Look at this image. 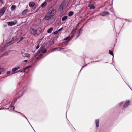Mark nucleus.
<instances>
[{"instance_id": "obj_36", "label": "nucleus", "mask_w": 132, "mask_h": 132, "mask_svg": "<svg viewBox=\"0 0 132 132\" xmlns=\"http://www.w3.org/2000/svg\"><path fill=\"white\" fill-rule=\"evenodd\" d=\"M40 8V7H39V8H38V9H37L35 11V13H36V12L37 11H38L39 10V8Z\"/></svg>"}, {"instance_id": "obj_31", "label": "nucleus", "mask_w": 132, "mask_h": 132, "mask_svg": "<svg viewBox=\"0 0 132 132\" xmlns=\"http://www.w3.org/2000/svg\"><path fill=\"white\" fill-rule=\"evenodd\" d=\"M3 69L0 68V75L1 74V72L3 71Z\"/></svg>"}, {"instance_id": "obj_30", "label": "nucleus", "mask_w": 132, "mask_h": 132, "mask_svg": "<svg viewBox=\"0 0 132 132\" xmlns=\"http://www.w3.org/2000/svg\"><path fill=\"white\" fill-rule=\"evenodd\" d=\"M12 73V72H11L10 71H7V72H6V73L7 74H10H10Z\"/></svg>"}, {"instance_id": "obj_34", "label": "nucleus", "mask_w": 132, "mask_h": 132, "mask_svg": "<svg viewBox=\"0 0 132 132\" xmlns=\"http://www.w3.org/2000/svg\"><path fill=\"white\" fill-rule=\"evenodd\" d=\"M62 29H63V28H60V29H59L58 30V32L61 31L62 30Z\"/></svg>"}, {"instance_id": "obj_20", "label": "nucleus", "mask_w": 132, "mask_h": 132, "mask_svg": "<svg viewBox=\"0 0 132 132\" xmlns=\"http://www.w3.org/2000/svg\"><path fill=\"white\" fill-rule=\"evenodd\" d=\"M53 29L51 27L49 28L47 30V32L48 33H51L53 30Z\"/></svg>"}, {"instance_id": "obj_23", "label": "nucleus", "mask_w": 132, "mask_h": 132, "mask_svg": "<svg viewBox=\"0 0 132 132\" xmlns=\"http://www.w3.org/2000/svg\"><path fill=\"white\" fill-rule=\"evenodd\" d=\"M67 18V16H65L63 17L62 18V21H64Z\"/></svg>"}, {"instance_id": "obj_6", "label": "nucleus", "mask_w": 132, "mask_h": 132, "mask_svg": "<svg viewBox=\"0 0 132 132\" xmlns=\"http://www.w3.org/2000/svg\"><path fill=\"white\" fill-rule=\"evenodd\" d=\"M40 50L38 51L36 53L35 55V56L39 55V56H41L42 55V54H39L41 53H45L46 51V49L43 47H42L40 48Z\"/></svg>"}, {"instance_id": "obj_24", "label": "nucleus", "mask_w": 132, "mask_h": 132, "mask_svg": "<svg viewBox=\"0 0 132 132\" xmlns=\"http://www.w3.org/2000/svg\"><path fill=\"white\" fill-rule=\"evenodd\" d=\"M16 8L15 5H12L11 7V10L12 11H13Z\"/></svg>"}, {"instance_id": "obj_11", "label": "nucleus", "mask_w": 132, "mask_h": 132, "mask_svg": "<svg viewBox=\"0 0 132 132\" xmlns=\"http://www.w3.org/2000/svg\"><path fill=\"white\" fill-rule=\"evenodd\" d=\"M19 68L20 67L19 66H17L16 67L13 68L12 70V73L10 74V75L15 73V71Z\"/></svg>"}, {"instance_id": "obj_41", "label": "nucleus", "mask_w": 132, "mask_h": 132, "mask_svg": "<svg viewBox=\"0 0 132 132\" xmlns=\"http://www.w3.org/2000/svg\"><path fill=\"white\" fill-rule=\"evenodd\" d=\"M23 70H24V72L25 70H26V68H24V69H23Z\"/></svg>"}, {"instance_id": "obj_42", "label": "nucleus", "mask_w": 132, "mask_h": 132, "mask_svg": "<svg viewBox=\"0 0 132 132\" xmlns=\"http://www.w3.org/2000/svg\"><path fill=\"white\" fill-rule=\"evenodd\" d=\"M84 66H83V67H82V68H81V70H80V71L82 69V68L84 67Z\"/></svg>"}, {"instance_id": "obj_33", "label": "nucleus", "mask_w": 132, "mask_h": 132, "mask_svg": "<svg viewBox=\"0 0 132 132\" xmlns=\"http://www.w3.org/2000/svg\"><path fill=\"white\" fill-rule=\"evenodd\" d=\"M51 0H45V2H50L51 1Z\"/></svg>"}, {"instance_id": "obj_38", "label": "nucleus", "mask_w": 132, "mask_h": 132, "mask_svg": "<svg viewBox=\"0 0 132 132\" xmlns=\"http://www.w3.org/2000/svg\"><path fill=\"white\" fill-rule=\"evenodd\" d=\"M27 62V60H24L23 61V62H25V63H26Z\"/></svg>"}, {"instance_id": "obj_16", "label": "nucleus", "mask_w": 132, "mask_h": 132, "mask_svg": "<svg viewBox=\"0 0 132 132\" xmlns=\"http://www.w3.org/2000/svg\"><path fill=\"white\" fill-rule=\"evenodd\" d=\"M10 52V51H7L3 54L0 57V58L4 56H7L8 55L9 53Z\"/></svg>"}, {"instance_id": "obj_14", "label": "nucleus", "mask_w": 132, "mask_h": 132, "mask_svg": "<svg viewBox=\"0 0 132 132\" xmlns=\"http://www.w3.org/2000/svg\"><path fill=\"white\" fill-rule=\"evenodd\" d=\"M22 55L24 57L28 58H29L30 56V55L27 53H23L22 52L21 53Z\"/></svg>"}, {"instance_id": "obj_18", "label": "nucleus", "mask_w": 132, "mask_h": 132, "mask_svg": "<svg viewBox=\"0 0 132 132\" xmlns=\"http://www.w3.org/2000/svg\"><path fill=\"white\" fill-rule=\"evenodd\" d=\"M88 6L90 7V9H95V7L93 4H91L90 3L88 4Z\"/></svg>"}, {"instance_id": "obj_7", "label": "nucleus", "mask_w": 132, "mask_h": 132, "mask_svg": "<svg viewBox=\"0 0 132 132\" xmlns=\"http://www.w3.org/2000/svg\"><path fill=\"white\" fill-rule=\"evenodd\" d=\"M53 19V20H54V18L53 17L50 15L49 14H48V13H47V14L45 15L44 18V20H48L51 19Z\"/></svg>"}, {"instance_id": "obj_5", "label": "nucleus", "mask_w": 132, "mask_h": 132, "mask_svg": "<svg viewBox=\"0 0 132 132\" xmlns=\"http://www.w3.org/2000/svg\"><path fill=\"white\" fill-rule=\"evenodd\" d=\"M56 12V10L52 7L49 8L47 12L48 14H49L53 17V16L55 14Z\"/></svg>"}, {"instance_id": "obj_22", "label": "nucleus", "mask_w": 132, "mask_h": 132, "mask_svg": "<svg viewBox=\"0 0 132 132\" xmlns=\"http://www.w3.org/2000/svg\"><path fill=\"white\" fill-rule=\"evenodd\" d=\"M18 113H19L20 114H21V116H23V117H24V118H25L27 120V121H28L29 123H30V122H29L28 120V119H27V118L26 117V116H24V114H22L21 113H20V112H18Z\"/></svg>"}, {"instance_id": "obj_46", "label": "nucleus", "mask_w": 132, "mask_h": 132, "mask_svg": "<svg viewBox=\"0 0 132 132\" xmlns=\"http://www.w3.org/2000/svg\"><path fill=\"white\" fill-rule=\"evenodd\" d=\"M98 61H96V62H98Z\"/></svg>"}, {"instance_id": "obj_1", "label": "nucleus", "mask_w": 132, "mask_h": 132, "mask_svg": "<svg viewBox=\"0 0 132 132\" xmlns=\"http://www.w3.org/2000/svg\"><path fill=\"white\" fill-rule=\"evenodd\" d=\"M15 37H14L12 38L13 39V41H11V42L8 41L6 43L5 45L8 46L13 44L14 42V39L15 40V41H16L20 38V39L19 42H20L23 38V37H21L22 36V34L21 31L19 30L15 32Z\"/></svg>"}, {"instance_id": "obj_19", "label": "nucleus", "mask_w": 132, "mask_h": 132, "mask_svg": "<svg viewBox=\"0 0 132 132\" xmlns=\"http://www.w3.org/2000/svg\"><path fill=\"white\" fill-rule=\"evenodd\" d=\"M109 12H103L102 14L101 15L102 16H105L106 15H109Z\"/></svg>"}, {"instance_id": "obj_10", "label": "nucleus", "mask_w": 132, "mask_h": 132, "mask_svg": "<svg viewBox=\"0 0 132 132\" xmlns=\"http://www.w3.org/2000/svg\"><path fill=\"white\" fill-rule=\"evenodd\" d=\"M6 8L5 7L2 8L0 11V16H2L4 13Z\"/></svg>"}, {"instance_id": "obj_47", "label": "nucleus", "mask_w": 132, "mask_h": 132, "mask_svg": "<svg viewBox=\"0 0 132 132\" xmlns=\"http://www.w3.org/2000/svg\"><path fill=\"white\" fill-rule=\"evenodd\" d=\"M34 131H35V132H36L35 131V130H34Z\"/></svg>"}, {"instance_id": "obj_43", "label": "nucleus", "mask_w": 132, "mask_h": 132, "mask_svg": "<svg viewBox=\"0 0 132 132\" xmlns=\"http://www.w3.org/2000/svg\"><path fill=\"white\" fill-rule=\"evenodd\" d=\"M29 124L30 125V126H31L32 127V128H32V126H31V125H30V123ZM33 129V130H34V129Z\"/></svg>"}, {"instance_id": "obj_29", "label": "nucleus", "mask_w": 132, "mask_h": 132, "mask_svg": "<svg viewBox=\"0 0 132 132\" xmlns=\"http://www.w3.org/2000/svg\"><path fill=\"white\" fill-rule=\"evenodd\" d=\"M73 14V13L72 12H70L68 14V15L69 16H72Z\"/></svg>"}, {"instance_id": "obj_39", "label": "nucleus", "mask_w": 132, "mask_h": 132, "mask_svg": "<svg viewBox=\"0 0 132 132\" xmlns=\"http://www.w3.org/2000/svg\"><path fill=\"white\" fill-rule=\"evenodd\" d=\"M30 66H28L26 68H26V69H28V68H29V67H30Z\"/></svg>"}, {"instance_id": "obj_26", "label": "nucleus", "mask_w": 132, "mask_h": 132, "mask_svg": "<svg viewBox=\"0 0 132 132\" xmlns=\"http://www.w3.org/2000/svg\"><path fill=\"white\" fill-rule=\"evenodd\" d=\"M79 34L77 36V37H78L81 34L82 32V29H80L79 31Z\"/></svg>"}, {"instance_id": "obj_17", "label": "nucleus", "mask_w": 132, "mask_h": 132, "mask_svg": "<svg viewBox=\"0 0 132 132\" xmlns=\"http://www.w3.org/2000/svg\"><path fill=\"white\" fill-rule=\"evenodd\" d=\"M47 4L46 2H44L39 7H41L43 8H44L46 5Z\"/></svg>"}, {"instance_id": "obj_9", "label": "nucleus", "mask_w": 132, "mask_h": 132, "mask_svg": "<svg viewBox=\"0 0 132 132\" xmlns=\"http://www.w3.org/2000/svg\"><path fill=\"white\" fill-rule=\"evenodd\" d=\"M17 22L16 20H14L13 21L9 22H7L8 26H12L15 25Z\"/></svg>"}, {"instance_id": "obj_13", "label": "nucleus", "mask_w": 132, "mask_h": 132, "mask_svg": "<svg viewBox=\"0 0 132 132\" xmlns=\"http://www.w3.org/2000/svg\"><path fill=\"white\" fill-rule=\"evenodd\" d=\"M29 6L30 7H33L34 9H35L36 8V6L35 3L32 2H30L29 3Z\"/></svg>"}, {"instance_id": "obj_3", "label": "nucleus", "mask_w": 132, "mask_h": 132, "mask_svg": "<svg viewBox=\"0 0 132 132\" xmlns=\"http://www.w3.org/2000/svg\"><path fill=\"white\" fill-rule=\"evenodd\" d=\"M69 1L70 0H65L60 6L59 9V11L61 12L65 9L67 7Z\"/></svg>"}, {"instance_id": "obj_37", "label": "nucleus", "mask_w": 132, "mask_h": 132, "mask_svg": "<svg viewBox=\"0 0 132 132\" xmlns=\"http://www.w3.org/2000/svg\"><path fill=\"white\" fill-rule=\"evenodd\" d=\"M39 45H37V46H36V48L37 49H38V48H39Z\"/></svg>"}, {"instance_id": "obj_15", "label": "nucleus", "mask_w": 132, "mask_h": 132, "mask_svg": "<svg viewBox=\"0 0 132 132\" xmlns=\"http://www.w3.org/2000/svg\"><path fill=\"white\" fill-rule=\"evenodd\" d=\"M95 123L96 127L98 128L99 127V119H96L95 121Z\"/></svg>"}, {"instance_id": "obj_21", "label": "nucleus", "mask_w": 132, "mask_h": 132, "mask_svg": "<svg viewBox=\"0 0 132 132\" xmlns=\"http://www.w3.org/2000/svg\"><path fill=\"white\" fill-rule=\"evenodd\" d=\"M14 109V107L12 105H11L10 107V111L13 110Z\"/></svg>"}, {"instance_id": "obj_27", "label": "nucleus", "mask_w": 132, "mask_h": 132, "mask_svg": "<svg viewBox=\"0 0 132 132\" xmlns=\"http://www.w3.org/2000/svg\"><path fill=\"white\" fill-rule=\"evenodd\" d=\"M109 53L113 56V58L114 56L113 52L112 51L110 50L109 51Z\"/></svg>"}, {"instance_id": "obj_8", "label": "nucleus", "mask_w": 132, "mask_h": 132, "mask_svg": "<svg viewBox=\"0 0 132 132\" xmlns=\"http://www.w3.org/2000/svg\"><path fill=\"white\" fill-rule=\"evenodd\" d=\"M27 90L26 87H24L22 89L20 90L18 93L19 97L22 96L24 92Z\"/></svg>"}, {"instance_id": "obj_35", "label": "nucleus", "mask_w": 132, "mask_h": 132, "mask_svg": "<svg viewBox=\"0 0 132 132\" xmlns=\"http://www.w3.org/2000/svg\"><path fill=\"white\" fill-rule=\"evenodd\" d=\"M16 101V100H15V101H12V103H11V104H13Z\"/></svg>"}, {"instance_id": "obj_32", "label": "nucleus", "mask_w": 132, "mask_h": 132, "mask_svg": "<svg viewBox=\"0 0 132 132\" xmlns=\"http://www.w3.org/2000/svg\"><path fill=\"white\" fill-rule=\"evenodd\" d=\"M58 31H55L53 33V34L54 35H55V34H57L58 33Z\"/></svg>"}, {"instance_id": "obj_2", "label": "nucleus", "mask_w": 132, "mask_h": 132, "mask_svg": "<svg viewBox=\"0 0 132 132\" xmlns=\"http://www.w3.org/2000/svg\"><path fill=\"white\" fill-rule=\"evenodd\" d=\"M42 30V29L41 27H39L35 30L32 28H30V32L34 35L37 36L39 35Z\"/></svg>"}, {"instance_id": "obj_45", "label": "nucleus", "mask_w": 132, "mask_h": 132, "mask_svg": "<svg viewBox=\"0 0 132 132\" xmlns=\"http://www.w3.org/2000/svg\"><path fill=\"white\" fill-rule=\"evenodd\" d=\"M18 112H17V113H18V115H19L20 114L19 113H18Z\"/></svg>"}, {"instance_id": "obj_28", "label": "nucleus", "mask_w": 132, "mask_h": 132, "mask_svg": "<svg viewBox=\"0 0 132 132\" xmlns=\"http://www.w3.org/2000/svg\"><path fill=\"white\" fill-rule=\"evenodd\" d=\"M123 102H120V103H119V104H118L119 106V107L121 106L123 104Z\"/></svg>"}, {"instance_id": "obj_12", "label": "nucleus", "mask_w": 132, "mask_h": 132, "mask_svg": "<svg viewBox=\"0 0 132 132\" xmlns=\"http://www.w3.org/2000/svg\"><path fill=\"white\" fill-rule=\"evenodd\" d=\"M129 103V101H126L122 107L123 109H124L126 108L128 106Z\"/></svg>"}, {"instance_id": "obj_4", "label": "nucleus", "mask_w": 132, "mask_h": 132, "mask_svg": "<svg viewBox=\"0 0 132 132\" xmlns=\"http://www.w3.org/2000/svg\"><path fill=\"white\" fill-rule=\"evenodd\" d=\"M77 29V28L73 29L71 33L70 34L69 36L63 39V40H67V42H68L70 39L72 38L74 36V34L76 32Z\"/></svg>"}, {"instance_id": "obj_25", "label": "nucleus", "mask_w": 132, "mask_h": 132, "mask_svg": "<svg viewBox=\"0 0 132 132\" xmlns=\"http://www.w3.org/2000/svg\"><path fill=\"white\" fill-rule=\"evenodd\" d=\"M28 11V10L27 9H26L25 10H24L23 12H22V14L23 15H24L26 13H27V11Z\"/></svg>"}, {"instance_id": "obj_44", "label": "nucleus", "mask_w": 132, "mask_h": 132, "mask_svg": "<svg viewBox=\"0 0 132 132\" xmlns=\"http://www.w3.org/2000/svg\"><path fill=\"white\" fill-rule=\"evenodd\" d=\"M62 49H63V48H62L61 49L60 48V50H59L61 51Z\"/></svg>"}, {"instance_id": "obj_40", "label": "nucleus", "mask_w": 132, "mask_h": 132, "mask_svg": "<svg viewBox=\"0 0 132 132\" xmlns=\"http://www.w3.org/2000/svg\"><path fill=\"white\" fill-rule=\"evenodd\" d=\"M0 2L2 3L3 4V0H0Z\"/></svg>"}]
</instances>
